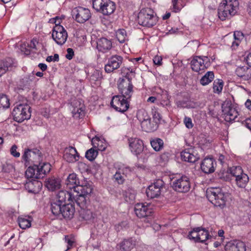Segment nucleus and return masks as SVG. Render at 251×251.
I'll list each match as a JSON object with an SVG mask.
<instances>
[{"mask_svg": "<svg viewBox=\"0 0 251 251\" xmlns=\"http://www.w3.org/2000/svg\"><path fill=\"white\" fill-rule=\"evenodd\" d=\"M10 105L9 100L7 96L3 94H0V107L6 108Z\"/></svg>", "mask_w": 251, "mask_h": 251, "instance_id": "nucleus-47", "label": "nucleus"}, {"mask_svg": "<svg viewBox=\"0 0 251 251\" xmlns=\"http://www.w3.org/2000/svg\"><path fill=\"white\" fill-rule=\"evenodd\" d=\"M73 195L70 192L65 190L60 191L55 198L50 202V210L55 213H59L60 207L62 204L66 203V201H73Z\"/></svg>", "mask_w": 251, "mask_h": 251, "instance_id": "nucleus-4", "label": "nucleus"}, {"mask_svg": "<svg viewBox=\"0 0 251 251\" xmlns=\"http://www.w3.org/2000/svg\"><path fill=\"white\" fill-rule=\"evenodd\" d=\"M80 183L79 179L75 174H70L67 177L66 184L69 189H73V186H76Z\"/></svg>", "mask_w": 251, "mask_h": 251, "instance_id": "nucleus-34", "label": "nucleus"}, {"mask_svg": "<svg viewBox=\"0 0 251 251\" xmlns=\"http://www.w3.org/2000/svg\"><path fill=\"white\" fill-rule=\"evenodd\" d=\"M63 158L67 162L72 163L78 160L79 155L75 148L70 146L65 148Z\"/></svg>", "mask_w": 251, "mask_h": 251, "instance_id": "nucleus-23", "label": "nucleus"}, {"mask_svg": "<svg viewBox=\"0 0 251 251\" xmlns=\"http://www.w3.org/2000/svg\"><path fill=\"white\" fill-rule=\"evenodd\" d=\"M123 60V58L121 56L112 55L108 59L107 64L105 65V71L107 73H110L118 69L122 64Z\"/></svg>", "mask_w": 251, "mask_h": 251, "instance_id": "nucleus-18", "label": "nucleus"}, {"mask_svg": "<svg viewBox=\"0 0 251 251\" xmlns=\"http://www.w3.org/2000/svg\"><path fill=\"white\" fill-rule=\"evenodd\" d=\"M135 239L131 237L124 239L117 246L119 247L121 251H131L135 247Z\"/></svg>", "mask_w": 251, "mask_h": 251, "instance_id": "nucleus-28", "label": "nucleus"}, {"mask_svg": "<svg viewBox=\"0 0 251 251\" xmlns=\"http://www.w3.org/2000/svg\"><path fill=\"white\" fill-rule=\"evenodd\" d=\"M245 104L247 108L251 110V100H250V99H248L246 101Z\"/></svg>", "mask_w": 251, "mask_h": 251, "instance_id": "nucleus-63", "label": "nucleus"}, {"mask_svg": "<svg viewBox=\"0 0 251 251\" xmlns=\"http://www.w3.org/2000/svg\"><path fill=\"white\" fill-rule=\"evenodd\" d=\"M246 62L250 67L251 68V53H249L246 57Z\"/></svg>", "mask_w": 251, "mask_h": 251, "instance_id": "nucleus-62", "label": "nucleus"}, {"mask_svg": "<svg viewBox=\"0 0 251 251\" xmlns=\"http://www.w3.org/2000/svg\"><path fill=\"white\" fill-rule=\"evenodd\" d=\"M56 17L55 18L51 19L55 26L53 28L52 37L55 42L60 45H63L66 41L68 38V33L65 28L62 25H60V23H56Z\"/></svg>", "mask_w": 251, "mask_h": 251, "instance_id": "nucleus-7", "label": "nucleus"}, {"mask_svg": "<svg viewBox=\"0 0 251 251\" xmlns=\"http://www.w3.org/2000/svg\"><path fill=\"white\" fill-rule=\"evenodd\" d=\"M116 37L121 43H124L126 40H127L126 32L124 29H118L116 33Z\"/></svg>", "mask_w": 251, "mask_h": 251, "instance_id": "nucleus-43", "label": "nucleus"}, {"mask_svg": "<svg viewBox=\"0 0 251 251\" xmlns=\"http://www.w3.org/2000/svg\"><path fill=\"white\" fill-rule=\"evenodd\" d=\"M162 58L161 56L158 55H156L153 59V61L154 64L158 66H160L162 65Z\"/></svg>", "mask_w": 251, "mask_h": 251, "instance_id": "nucleus-58", "label": "nucleus"}, {"mask_svg": "<svg viewBox=\"0 0 251 251\" xmlns=\"http://www.w3.org/2000/svg\"><path fill=\"white\" fill-rule=\"evenodd\" d=\"M198 232V242L204 243L207 240L210 239L212 236L210 235L208 231L202 227H196Z\"/></svg>", "mask_w": 251, "mask_h": 251, "instance_id": "nucleus-31", "label": "nucleus"}, {"mask_svg": "<svg viewBox=\"0 0 251 251\" xmlns=\"http://www.w3.org/2000/svg\"><path fill=\"white\" fill-rule=\"evenodd\" d=\"M216 162L212 157H206L202 161L201 168L205 174H211L215 171Z\"/></svg>", "mask_w": 251, "mask_h": 251, "instance_id": "nucleus-20", "label": "nucleus"}, {"mask_svg": "<svg viewBox=\"0 0 251 251\" xmlns=\"http://www.w3.org/2000/svg\"><path fill=\"white\" fill-rule=\"evenodd\" d=\"M182 160L190 163H195L200 159V155L194 149H186L181 152Z\"/></svg>", "mask_w": 251, "mask_h": 251, "instance_id": "nucleus-19", "label": "nucleus"}, {"mask_svg": "<svg viewBox=\"0 0 251 251\" xmlns=\"http://www.w3.org/2000/svg\"><path fill=\"white\" fill-rule=\"evenodd\" d=\"M98 151L97 150L94 148H91L87 150L85 153V157L89 161H93L98 155Z\"/></svg>", "mask_w": 251, "mask_h": 251, "instance_id": "nucleus-45", "label": "nucleus"}, {"mask_svg": "<svg viewBox=\"0 0 251 251\" xmlns=\"http://www.w3.org/2000/svg\"><path fill=\"white\" fill-rule=\"evenodd\" d=\"M126 176V175L124 172V170L119 169L113 176V178L115 179V181L119 184H122L125 182Z\"/></svg>", "mask_w": 251, "mask_h": 251, "instance_id": "nucleus-41", "label": "nucleus"}, {"mask_svg": "<svg viewBox=\"0 0 251 251\" xmlns=\"http://www.w3.org/2000/svg\"><path fill=\"white\" fill-rule=\"evenodd\" d=\"M93 8L103 16L113 14L116 9V4L110 0H92Z\"/></svg>", "mask_w": 251, "mask_h": 251, "instance_id": "nucleus-2", "label": "nucleus"}, {"mask_svg": "<svg viewBox=\"0 0 251 251\" xmlns=\"http://www.w3.org/2000/svg\"><path fill=\"white\" fill-rule=\"evenodd\" d=\"M134 211L138 218H146L147 222H149L152 219L153 210L150 208V204L145 205V203H137L134 207Z\"/></svg>", "mask_w": 251, "mask_h": 251, "instance_id": "nucleus-12", "label": "nucleus"}, {"mask_svg": "<svg viewBox=\"0 0 251 251\" xmlns=\"http://www.w3.org/2000/svg\"><path fill=\"white\" fill-rule=\"evenodd\" d=\"M150 143L151 147L156 151H159L163 148L164 142L160 138L153 139L150 141Z\"/></svg>", "mask_w": 251, "mask_h": 251, "instance_id": "nucleus-39", "label": "nucleus"}, {"mask_svg": "<svg viewBox=\"0 0 251 251\" xmlns=\"http://www.w3.org/2000/svg\"><path fill=\"white\" fill-rule=\"evenodd\" d=\"M97 48L100 51L105 52L112 47V42L106 38L99 39L97 42Z\"/></svg>", "mask_w": 251, "mask_h": 251, "instance_id": "nucleus-30", "label": "nucleus"}, {"mask_svg": "<svg viewBox=\"0 0 251 251\" xmlns=\"http://www.w3.org/2000/svg\"><path fill=\"white\" fill-rule=\"evenodd\" d=\"M25 187L29 193L36 194L40 192L42 183L40 181L33 179L32 181L26 183Z\"/></svg>", "mask_w": 251, "mask_h": 251, "instance_id": "nucleus-29", "label": "nucleus"}, {"mask_svg": "<svg viewBox=\"0 0 251 251\" xmlns=\"http://www.w3.org/2000/svg\"><path fill=\"white\" fill-rule=\"evenodd\" d=\"M235 73L242 80L248 81L251 79V68L248 66H238Z\"/></svg>", "mask_w": 251, "mask_h": 251, "instance_id": "nucleus-22", "label": "nucleus"}, {"mask_svg": "<svg viewBox=\"0 0 251 251\" xmlns=\"http://www.w3.org/2000/svg\"><path fill=\"white\" fill-rule=\"evenodd\" d=\"M224 83L222 80L217 79L214 81L213 83V89L214 93H220L221 92Z\"/></svg>", "mask_w": 251, "mask_h": 251, "instance_id": "nucleus-44", "label": "nucleus"}, {"mask_svg": "<svg viewBox=\"0 0 251 251\" xmlns=\"http://www.w3.org/2000/svg\"><path fill=\"white\" fill-rule=\"evenodd\" d=\"M222 108L225 120L227 122L234 121L239 115L238 111L232 106L230 102L223 104Z\"/></svg>", "mask_w": 251, "mask_h": 251, "instance_id": "nucleus-17", "label": "nucleus"}, {"mask_svg": "<svg viewBox=\"0 0 251 251\" xmlns=\"http://www.w3.org/2000/svg\"><path fill=\"white\" fill-rule=\"evenodd\" d=\"M38 165H34L32 166H29L25 172V176L28 178H32L35 179H40V178L37 177V171H38Z\"/></svg>", "mask_w": 251, "mask_h": 251, "instance_id": "nucleus-37", "label": "nucleus"}, {"mask_svg": "<svg viewBox=\"0 0 251 251\" xmlns=\"http://www.w3.org/2000/svg\"><path fill=\"white\" fill-rule=\"evenodd\" d=\"M73 189L76 193L87 196H89L93 190L91 185L89 183H85V184L83 183L80 184L79 183L76 186H73Z\"/></svg>", "mask_w": 251, "mask_h": 251, "instance_id": "nucleus-27", "label": "nucleus"}, {"mask_svg": "<svg viewBox=\"0 0 251 251\" xmlns=\"http://www.w3.org/2000/svg\"><path fill=\"white\" fill-rule=\"evenodd\" d=\"M249 180V177L246 174L242 175L235 179L237 186L241 188H245L246 187Z\"/></svg>", "mask_w": 251, "mask_h": 251, "instance_id": "nucleus-35", "label": "nucleus"}, {"mask_svg": "<svg viewBox=\"0 0 251 251\" xmlns=\"http://www.w3.org/2000/svg\"><path fill=\"white\" fill-rule=\"evenodd\" d=\"M17 63L14 60L10 57L6 58L4 60L0 61V77L6 71L11 70L13 67H16Z\"/></svg>", "mask_w": 251, "mask_h": 251, "instance_id": "nucleus-26", "label": "nucleus"}, {"mask_svg": "<svg viewBox=\"0 0 251 251\" xmlns=\"http://www.w3.org/2000/svg\"><path fill=\"white\" fill-rule=\"evenodd\" d=\"M52 213L58 218L62 217L66 220H71L74 216L75 208L74 205L72 203L64 204L61 205L59 213H55L51 211Z\"/></svg>", "mask_w": 251, "mask_h": 251, "instance_id": "nucleus-16", "label": "nucleus"}, {"mask_svg": "<svg viewBox=\"0 0 251 251\" xmlns=\"http://www.w3.org/2000/svg\"><path fill=\"white\" fill-rule=\"evenodd\" d=\"M77 103H79V107H74L72 112L74 117L80 118L84 115V110L83 105L79 101H76L75 104Z\"/></svg>", "mask_w": 251, "mask_h": 251, "instance_id": "nucleus-40", "label": "nucleus"}, {"mask_svg": "<svg viewBox=\"0 0 251 251\" xmlns=\"http://www.w3.org/2000/svg\"><path fill=\"white\" fill-rule=\"evenodd\" d=\"M141 125L143 130L147 132H150L154 130V127L151 124V118L141 122Z\"/></svg>", "mask_w": 251, "mask_h": 251, "instance_id": "nucleus-42", "label": "nucleus"}, {"mask_svg": "<svg viewBox=\"0 0 251 251\" xmlns=\"http://www.w3.org/2000/svg\"><path fill=\"white\" fill-rule=\"evenodd\" d=\"M246 126L248 128L251 130V119H249L247 120V122H246Z\"/></svg>", "mask_w": 251, "mask_h": 251, "instance_id": "nucleus-64", "label": "nucleus"}, {"mask_svg": "<svg viewBox=\"0 0 251 251\" xmlns=\"http://www.w3.org/2000/svg\"><path fill=\"white\" fill-rule=\"evenodd\" d=\"M137 117L140 123L150 118V116L148 114L147 112L144 109L140 110L138 111L137 114Z\"/></svg>", "mask_w": 251, "mask_h": 251, "instance_id": "nucleus-49", "label": "nucleus"}, {"mask_svg": "<svg viewBox=\"0 0 251 251\" xmlns=\"http://www.w3.org/2000/svg\"><path fill=\"white\" fill-rule=\"evenodd\" d=\"M210 66V60L207 56H196L191 61V66L193 71L200 73Z\"/></svg>", "mask_w": 251, "mask_h": 251, "instance_id": "nucleus-14", "label": "nucleus"}, {"mask_svg": "<svg viewBox=\"0 0 251 251\" xmlns=\"http://www.w3.org/2000/svg\"><path fill=\"white\" fill-rule=\"evenodd\" d=\"M19 225L22 229H26L31 226V221L24 218H19Z\"/></svg>", "mask_w": 251, "mask_h": 251, "instance_id": "nucleus-50", "label": "nucleus"}, {"mask_svg": "<svg viewBox=\"0 0 251 251\" xmlns=\"http://www.w3.org/2000/svg\"><path fill=\"white\" fill-rule=\"evenodd\" d=\"M229 171L231 175L234 176L235 178L241 176L242 175L245 174V173H243L242 168L239 166L231 168Z\"/></svg>", "mask_w": 251, "mask_h": 251, "instance_id": "nucleus-46", "label": "nucleus"}, {"mask_svg": "<svg viewBox=\"0 0 251 251\" xmlns=\"http://www.w3.org/2000/svg\"><path fill=\"white\" fill-rule=\"evenodd\" d=\"M37 171V175L36 176L38 178H43L47 174L49 173L51 170V165L49 163L44 162L43 164L40 163Z\"/></svg>", "mask_w": 251, "mask_h": 251, "instance_id": "nucleus-32", "label": "nucleus"}, {"mask_svg": "<svg viewBox=\"0 0 251 251\" xmlns=\"http://www.w3.org/2000/svg\"><path fill=\"white\" fill-rule=\"evenodd\" d=\"M152 118L153 122L156 124H158L160 123L162 117L161 114L158 111H154L152 112Z\"/></svg>", "mask_w": 251, "mask_h": 251, "instance_id": "nucleus-53", "label": "nucleus"}, {"mask_svg": "<svg viewBox=\"0 0 251 251\" xmlns=\"http://www.w3.org/2000/svg\"><path fill=\"white\" fill-rule=\"evenodd\" d=\"M30 107L28 105L20 104L15 106L12 111L14 120L21 123L25 120H28L31 117Z\"/></svg>", "mask_w": 251, "mask_h": 251, "instance_id": "nucleus-5", "label": "nucleus"}, {"mask_svg": "<svg viewBox=\"0 0 251 251\" xmlns=\"http://www.w3.org/2000/svg\"><path fill=\"white\" fill-rule=\"evenodd\" d=\"M12 168L13 166L11 164H6V165H4L3 166L2 171L6 173L9 172Z\"/></svg>", "mask_w": 251, "mask_h": 251, "instance_id": "nucleus-59", "label": "nucleus"}, {"mask_svg": "<svg viewBox=\"0 0 251 251\" xmlns=\"http://www.w3.org/2000/svg\"><path fill=\"white\" fill-rule=\"evenodd\" d=\"M75 201L76 204L81 208H84L86 207L88 202H89V198L88 196L77 194L75 196H73V198L75 199Z\"/></svg>", "mask_w": 251, "mask_h": 251, "instance_id": "nucleus-33", "label": "nucleus"}, {"mask_svg": "<svg viewBox=\"0 0 251 251\" xmlns=\"http://www.w3.org/2000/svg\"><path fill=\"white\" fill-rule=\"evenodd\" d=\"M17 146L16 145H14L12 146L10 149L11 154L15 157H18L20 155V152L17 151Z\"/></svg>", "mask_w": 251, "mask_h": 251, "instance_id": "nucleus-55", "label": "nucleus"}, {"mask_svg": "<svg viewBox=\"0 0 251 251\" xmlns=\"http://www.w3.org/2000/svg\"><path fill=\"white\" fill-rule=\"evenodd\" d=\"M214 78V74L213 72L208 71L201 77L200 82L202 85L205 86L212 82Z\"/></svg>", "mask_w": 251, "mask_h": 251, "instance_id": "nucleus-38", "label": "nucleus"}, {"mask_svg": "<svg viewBox=\"0 0 251 251\" xmlns=\"http://www.w3.org/2000/svg\"><path fill=\"white\" fill-rule=\"evenodd\" d=\"M177 1H178V0H172V4H173V8L176 12H177L180 11V8L178 6H177Z\"/></svg>", "mask_w": 251, "mask_h": 251, "instance_id": "nucleus-60", "label": "nucleus"}, {"mask_svg": "<svg viewBox=\"0 0 251 251\" xmlns=\"http://www.w3.org/2000/svg\"><path fill=\"white\" fill-rule=\"evenodd\" d=\"M157 17L154 11L151 8H143L138 14L137 21L140 25L147 27H151L156 25Z\"/></svg>", "mask_w": 251, "mask_h": 251, "instance_id": "nucleus-1", "label": "nucleus"}, {"mask_svg": "<svg viewBox=\"0 0 251 251\" xmlns=\"http://www.w3.org/2000/svg\"><path fill=\"white\" fill-rule=\"evenodd\" d=\"M118 87L121 94V96L127 99H131L133 93V85L132 84L131 78L126 75L125 78H120Z\"/></svg>", "mask_w": 251, "mask_h": 251, "instance_id": "nucleus-9", "label": "nucleus"}, {"mask_svg": "<svg viewBox=\"0 0 251 251\" xmlns=\"http://www.w3.org/2000/svg\"><path fill=\"white\" fill-rule=\"evenodd\" d=\"M59 59V55L57 53H55L53 56H48L46 58L47 62H50L51 61H58Z\"/></svg>", "mask_w": 251, "mask_h": 251, "instance_id": "nucleus-56", "label": "nucleus"}, {"mask_svg": "<svg viewBox=\"0 0 251 251\" xmlns=\"http://www.w3.org/2000/svg\"><path fill=\"white\" fill-rule=\"evenodd\" d=\"M41 158V152L37 149H25L22 155V159L25 161L26 166L30 165V162L39 161Z\"/></svg>", "mask_w": 251, "mask_h": 251, "instance_id": "nucleus-13", "label": "nucleus"}, {"mask_svg": "<svg viewBox=\"0 0 251 251\" xmlns=\"http://www.w3.org/2000/svg\"><path fill=\"white\" fill-rule=\"evenodd\" d=\"M226 251H246V245L243 242L233 240L227 242L225 247Z\"/></svg>", "mask_w": 251, "mask_h": 251, "instance_id": "nucleus-24", "label": "nucleus"}, {"mask_svg": "<svg viewBox=\"0 0 251 251\" xmlns=\"http://www.w3.org/2000/svg\"><path fill=\"white\" fill-rule=\"evenodd\" d=\"M79 216L81 220L90 221L94 218V214L89 209L81 208L79 211Z\"/></svg>", "mask_w": 251, "mask_h": 251, "instance_id": "nucleus-36", "label": "nucleus"}, {"mask_svg": "<svg viewBox=\"0 0 251 251\" xmlns=\"http://www.w3.org/2000/svg\"><path fill=\"white\" fill-rule=\"evenodd\" d=\"M73 18L79 23H84L91 17L90 11L82 7L75 8L72 11Z\"/></svg>", "mask_w": 251, "mask_h": 251, "instance_id": "nucleus-15", "label": "nucleus"}, {"mask_svg": "<svg viewBox=\"0 0 251 251\" xmlns=\"http://www.w3.org/2000/svg\"><path fill=\"white\" fill-rule=\"evenodd\" d=\"M165 183L161 179H156L146 189L147 197L150 199L158 198L164 189H165Z\"/></svg>", "mask_w": 251, "mask_h": 251, "instance_id": "nucleus-8", "label": "nucleus"}, {"mask_svg": "<svg viewBox=\"0 0 251 251\" xmlns=\"http://www.w3.org/2000/svg\"><path fill=\"white\" fill-rule=\"evenodd\" d=\"M74 55V51L73 49L68 48L67 49V54L65 55V57L68 60H71Z\"/></svg>", "mask_w": 251, "mask_h": 251, "instance_id": "nucleus-57", "label": "nucleus"}, {"mask_svg": "<svg viewBox=\"0 0 251 251\" xmlns=\"http://www.w3.org/2000/svg\"><path fill=\"white\" fill-rule=\"evenodd\" d=\"M172 187L176 192L185 193L190 190L191 182L188 176H182L173 181Z\"/></svg>", "mask_w": 251, "mask_h": 251, "instance_id": "nucleus-10", "label": "nucleus"}, {"mask_svg": "<svg viewBox=\"0 0 251 251\" xmlns=\"http://www.w3.org/2000/svg\"><path fill=\"white\" fill-rule=\"evenodd\" d=\"M130 149L133 153L138 155L144 150V146L143 141L138 138H130L128 139Z\"/></svg>", "mask_w": 251, "mask_h": 251, "instance_id": "nucleus-21", "label": "nucleus"}, {"mask_svg": "<svg viewBox=\"0 0 251 251\" xmlns=\"http://www.w3.org/2000/svg\"><path fill=\"white\" fill-rule=\"evenodd\" d=\"M188 238L196 242H198V230H196V227L189 232Z\"/></svg>", "mask_w": 251, "mask_h": 251, "instance_id": "nucleus-51", "label": "nucleus"}, {"mask_svg": "<svg viewBox=\"0 0 251 251\" xmlns=\"http://www.w3.org/2000/svg\"><path fill=\"white\" fill-rule=\"evenodd\" d=\"M61 181L60 178L52 176L46 180L45 185L49 191L53 192L60 189Z\"/></svg>", "mask_w": 251, "mask_h": 251, "instance_id": "nucleus-25", "label": "nucleus"}, {"mask_svg": "<svg viewBox=\"0 0 251 251\" xmlns=\"http://www.w3.org/2000/svg\"><path fill=\"white\" fill-rule=\"evenodd\" d=\"M130 100V99H126L122 96L116 95L113 97L110 104L116 111L124 113L128 109Z\"/></svg>", "mask_w": 251, "mask_h": 251, "instance_id": "nucleus-11", "label": "nucleus"}, {"mask_svg": "<svg viewBox=\"0 0 251 251\" xmlns=\"http://www.w3.org/2000/svg\"><path fill=\"white\" fill-rule=\"evenodd\" d=\"M91 142L94 148H98V150L101 151L105 150L106 147L100 145V143H102V142L100 141L99 137L96 136L92 139Z\"/></svg>", "mask_w": 251, "mask_h": 251, "instance_id": "nucleus-48", "label": "nucleus"}, {"mask_svg": "<svg viewBox=\"0 0 251 251\" xmlns=\"http://www.w3.org/2000/svg\"><path fill=\"white\" fill-rule=\"evenodd\" d=\"M237 9V6L234 5L232 0H229L228 1L226 0H224L220 3L218 9L219 18L222 21L229 19L236 14Z\"/></svg>", "mask_w": 251, "mask_h": 251, "instance_id": "nucleus-3", "label": "nucleus"}, {"mask_svg": "<svg viewBox=\"0 0 251 251\" xmlns=\"http://www.w3.org/2000/svg\"><path fill=\"white\" fill-rule=\"evenodd\" d=\"M184 123L186 127L188 128H192L193 127V124H192V119L187 117H185L184 119Z\"/></svg>", "mask_w": 251, "mask_h": 251, "instance_id": "nucleus-54", "label": "nucleus"}, {"mask_svg": "<svg viewBox=\"0 0 251 251\" xmlns=\"http://www.w3.org/2000/svg\"><path fill=\"white\" fill-rule=\"evenodd\" d=\"M102 78V75L101 72L97 70H94L90 76V79L94 81H97Z\"/></svg>", "mask_w": 251, "mask_h": 251, "instance_id": "nucleus-52", "label": "nucleus"}, {"mask_svg": "<svg viewBox=\"0 0 251 251\" xmlns=\"http://www.w3.org/2000/svg\"><path fill=\"white\" fill-rule=\"evenodd\" d=\"M207 197L215 206L223 207L226 205V198L219 188H212L208 192Z\"/></svg>", "mask_w": 251, "mask_h": 251, "instance_id": "nucleus-6", "label": "nucleus"}, {"mask_svg": "<svg viewBox=\"0 0 251 251\" xmlns=\"http://www.w3.org/2000/svg\"><path fill=\"white\" fill-rule=\"evenodd\" d=\"M240 36L243 37V34L242 32L240 31L234 32V37L235 40H239Z\"/></svg>", "mask_w": 251, "mask_h": 251, "instance_id": "nucleus-61", "label": "nucleus"}]
</instances>
